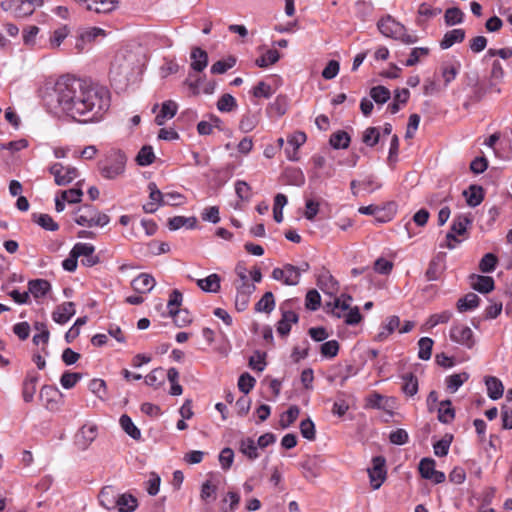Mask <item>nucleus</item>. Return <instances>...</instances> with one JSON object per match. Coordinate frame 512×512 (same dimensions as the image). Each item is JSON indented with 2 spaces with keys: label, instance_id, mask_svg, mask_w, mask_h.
I'll list each match as a JSON object with an SVG mask.
<instances>
[{
  "label": "nucleus",
  "instance_id": "052dcab7",
  "mask_svg": "<svg viewBox=\"0 0 512 512\" xmlns=\"http://www.w3.org/2000/svg\"><path fill=\"white\" fill-rule=\"evenodd\" d=\"M339 351V343L336 340H330L323 343L320 352L323 357L334 358Z\"/></svg>",
  "mask_w": 512,
  "mask_h": 512
},
{
  "label": "nucleus",
  "instance_id": "412c9836",
  "mask_svg": "<svg viewBox=\"0 0 512 512\" xmlns=\"http://www.w3.org/2000/svg\"><path fill=\"white\" fill-rule=\"evenodd\" d=\"M485 385L490 399L498 400L503 396L504 386L498 378L494 376L485 377Z\"/></svg>",
  "mask_w": 512,
  "mask_h": 512
},
{
  "label": "nucleus",
  "instance_id": "6e6552de",
  "mask_svg": "<svg viewBox=\"0 0 512 512\" xmlns=\"http://www.w3.org/2000/svg\"><path fill=\"white\" fill-rule=\"evenodd\" d=\"M272 278L288 286H295L300 281L296 266L292 264H285L283 268H274Z\"/></svg>",
  "mask_w": 512,
  "mask_h": 512
},
{
  "label": "nucleus",
  "instance_id": "864d4df0",
  "mask_svg": "<svg viewBox=\"0 0 512 512\" xmlns=\"http://www.w3.org/2000/svg\"><path fill=\"white\" fill-rule=\"evenodd\" d=\"M497 262L498 259L493 253H487L480 260L479 269L483 273L493 272L496 268Z\"/></svg>",
  "mask_w": 512,
  "mask_h": 512
},
{
  "label": "nucleus",
  "instance_id": "8fccbe9b",
  "mask_svg": "<svg viewBox=\"0 0 512 512\" xmlns=\"http://www.w3.org/2000/svg\"><path fill=\"white\" fill-rule=\"evenodd\" d=\"M169 315L178 327H184L192 321L189 312L185 309L171 310Z\"/></svg>",
  "mask_w": 512,
  "mask_h": 512
},
{
  "label": "nucleus",
  "instance_id": "de8ad7c7",
  "mask_svg": "<svg viewBox=\"0 0 512 512\" xmlns=\"http://www.w3.org/2000/svg\"><path fill=\"white\" fill-rule=\"evenodd\" d=\"M155 155L151 146H143L137 154L136 161L140 166H148L154 162Z\"/></svg>",
  "mask_w": 512,
  "mask_h": 512
},
{
  "label": "nucleus",
  "instance_id": "f8f14e48",
  "mask_svg": "<svg viewBox=\"0 0 512 512\" xmlns=\"http://www.w3.org/2000/svg\"><path fill=\"white\" fill-rule=\"evenodd\" d=\"M118 492L113 486H104L99 495L98 500L102 507L107 510L115 509L117 506Z\"/></svg>",
  "mask_w": 512,
  "mask_h": 512
},
{
  "label": "nucleus",
  "instance_id": "20e7f679",
  "mask_svg": "<svg viewBox=\"0 0 512 512\" xmlns=\"http://www.w3.org/2000/svg\"><path fill=\"white\" fill-rule=\"evenodd\" d=\"M378 29L384 36L400 40L405 44H414L418 41L415 34H408L404 25L389 15L378 22Z\"/></svg>",
  "mask_w": 512,
  "mask_h": 512
},
{
  "label": "nucleus",
  "instance_id": "09e8293b",
  "mask_svg": "<svg viewBox=\"0 0 512 512\" xmlns=\"http://www.w3.org/2000/svg\"><path fill=\"white\" fill-rule=\"evenodd\" d=\"M279 59H280L279 52L275 49H270L263 56L256 59L255 64L258 67L265 68V67H268L269 65L275 64L276 62H278Z\"/></svg>",
  "mask_w": 512,
  "mask_h": 512
},
{
  "label": "nucleus",
  "instance_id": "72a5a7b5",
  "mask_svg": "<svg viewBox=\"0 0 512 512\" xmlns=\"http://www.w3.org/2000/svg\"><path fill=\"white\" fill-rule=\"evenodd\" d=\"M119 423L121 428L128 434L132 439L139 440L141 438L140 430L135 426L132 419L124 414L120 417Z\"/></svg>",
  "mask_w": 512,
  "mask_h": 512
},
{
  "label": "nucleus",
  "instance_id": "ea45409f",
  "mask_svg": "<svg viewBox=\"0 0 512 512\" xmlns=\"http://www.w3.org/2000/svg\"><path fill=\"white\" fill-rule=\"evenodd\" d=\"M299 414H300V409L298 406H296V405L290 406L289 409L281 415L280 420H279V425L283 429L288 428L296 421Z\"/></svg>",
  "mask_w": 512,
  "mask_h": 512
},
{
  "label": "nucleus",
  "instance_id": "49530a36",
  "mask_svg": "<svg viewBox=\"0 0 512 512\" xmlns=\"http://www.w3.org/2000/svg\"><path fill=\"white\" fill-rule=\"evenodd\" d=\"M471 223L472 220L468 216L458 215L454 218L450 230L457 235H463Z\"/></svg>",
  "mask_w": 512,
  "mask_h": 512
},
{
  "label": "nucleus",
  "instance_id": "4c0bfd02",
  "mask_svg": "<svg viewBox=\"0 0 512 512\" xmlns=\"http://www.w3.org/2000/svg\"><path fill=\"white\" fill-rule=\"evenodd\" d=\"M442 271V260L440 257L437 256L433 258L428 265V268L425 273L426 279L428 281H435L440 277Z\"/></svg>",
  "mask_w": 512,
  "mask_h": 512
},
{
  "label": "nucleus",
  "instance_id": "1a4fd4ad",
  "mask_svg": "<svg viewBox=\"0 0 512 512\" xmlns=\"http://www.w3.org/2000/svg\"><path fill=\"white\" fill-rule=\"evenodd\" d=\"M150 202L143 205L146 213H155L159 206H164V193H162L154 182L148 184Z\"/></svg>",
  "mask_w": 512,
  "mask_h": 512
},
{
  "label": "nucleus",
  "instance_id": "f257e3e1",
  "mask_svg": "<svg viewBox=\"0 0 512 512\" xmlns=\"http://www.w3.org/2000/svg\"><path fill=\"white\" fill-rule=\"evenodd\" d=\"M44 101L51 110L87 123L102 119L110 107V93L104 87L65 75L46 93Z\"/></svg>",
  "mask_w": 512,
  "mask_h": 512
},
{
  "label": "nucleus",
  "instance_id": "a211bd4d",
  "mask_svg": "<svg viewBox=\"0 0 512 512\" xmlns=\"http://www.w3.org/2000/svg\"><path fill=\"white\" fill-rule=\"evenodd\" d=\"M317 285L324 293L330 295L335 294L338 290V282L328 271H323L318 275Z\"/></svg>",
  "mask_w": 512,
  "mask_h": 512
},
{
  "label": "nucleus",
  "instance_id": "473e14b6",
  "mask_svg": "<svg viewBox=\"0 0 512 512\" xmlns=\"http://www.w3.org/2000/svg\"><path fill=\"white\" fill-rule=\"evenodd\" d=\"M451 401L445 400L441 401L438 408V420L441 423L448 424L450 423L454 417H455V411L451 407Z\"/></svg>",
  "mask_w": 512,
  "mask_h": 512
},
{
  "label": "nucleus",
  "instance_id": "4d7b16f0",
  "mask_svg": "<svg viewBox=\"0 0 512 512\" xmlns=\"http://www.w3.org/2000/svg\"><path fill=\"white\" fill-rule=\"evenodd\" d=\"M429 54V48L416 47L412 49L409 58L405 61V66L411 67L416 65L421 57H425Z\"/></svg>",
  "mask_w": 512,
  "mask_h": 512
},
{
  "label": "nucleus",
  "instance_id": "680f3d73",
  "mask_svg": "<svg viewBox=\"0 0 512 512\" xmlns=\"http://www.w3.org/2000/svg\"><path fill=\"white\" fill-rule=\"evenodd\" d=\"M300 432L301 435L309 440L312 441L315 439V425L314 422L310 419H304L300 423Z\"/></svg>",
  "mask_w": 512,
  "mask_h": 512
},
{
  "label": "nucleus",
  "instance_id": "9d476101",
  "mask_svg": "<svg viewBox=\"0 0 512 512\" xmlns=\"http://www.w3.org/2000/svg\"><path fill=\"white\" fill-rule=\"evenodd\" d=\"M97 426L96 425H83L75 437L77 446L85 450L96 438Z\"/></svg>",
  "mask_w": 512,
  "mask_h": 512
},
{
  "label": "nucleus",
  "instance_id": "774afa93",
  "mask_svg": "<svg viewBox=\"0 0 512 512\" xmlns=\"http://www.w3.org/2000/svg\"><path fill=\"white\" fill-rule=\"evenodd\" d=\"M380 133L376 127H369L364 131L363 142L370 147L375 146L379 142Z\"/></svg>",
  "mask_w": 512,
  "mask_h": 512
},
{
  "label": "nucleus",
  "instance_id": "2f4dec72",
  "mask_svg": "<svg viewBox=\"0 0 512 512\" xmlns=\"http://www.w3.org/2000/svg\"><path fill=\"white\" fill-rule=\"evenodd\" d=\"M166 371L162 367L153 369L146 377L145 383L155 389L161 387L165 383Z\"/></svg>",
  "mask_w": 512,
  "mask_h": 512
},
{
  "label": "nucleus",
  "instance_id": "f3484780",
  "mask_svg": "<svg viewBox=\"0 0 512 512\" xmlns=\"http://www.w3.org/2000/svg\"><path fill=\"white\" fill-rule=\"evenodd\" d=\"M51 290V284L45 279H34L28 282V292L36 299L42 298Z\"/></svg>",
  "mask_w": 512,
  "mask_h": 512
},
{
  "label": "nucleus",
  "instance_id": "f704fd0d",
  "mask_svg": "<svg viewBox=\"0 0 512 512\" xmlns=\"http://www.w3.org/2000/svg\"><path fill=\"white\" fill-rule=\"evenodd\" d=\"M468 379L469 374L467 372L450 375L446 379L447 389L451 393H455Z\"/></svg>",
  "mask_w": 512,
  "mask_h": 512
},
{
  "label": "nucleus",
  "instance_id": "cd10ccee",
  "mask_svg": "<svg viewBox=\"0 0 512 512\" xmlns=\"http://www.w3.org/2000/svg\"><path fill=\"white\" fill-rule=\"evenodd\" d=\"M60 395V392L57 387L44 385L40 390V399L45 402V406L48 409H52L54 404L57 403V397Z\"/></svg>",
  "mask_w": 512,
  "mask_h": 512
},
{
  "label": "nucleus",
  "instance_id": "f03ea898",
  "mask_svg": "<svg viewBox=\"0 0 512 512\" xmlns=\"http://www.w3.org/2000/svg\"><path fill=\"white\" fill-rule=\"evenodd\" d=\"M142 68L139 59L132 52H119L115 55L110 67V79L120 88H125L130 82H134L141 73Z\"/></svg>",
  "mask_w": 512,
  "mask_h": 512
},
{
  "label": "nucleus",
  "instance_id": "c756f323",
  "mask_svg": "<svg viewBox=\"0 0 512 512\" xmlns=\"http://www.w3.org/2000/svg\"><path fill=\"white\" fill-rule=\"evenodd\" d=\"M400 325V319L398 316H391L387 319V322L380 328L379 333L375 339L379 342L384 341L387 337L392 334Z\"/></svg>",
  "mask_w": 512,
  "mask_h": 512
},
{
  "label": "nucleus",
  "instance_id": "423d86ee",
  "mask_svg": "<svg viewBox=\"0 0 512 512\" xmlns=\"http://www.w3.org/2000/svg\"><path fill=\"white\" fill-rule=\"evenodd\" d=\"M450 339L468 349L475 345L474 333L470 327L464 324H454L450 329Z\"/></svg>",
  "mask_w": 512,
  "mask_h": 512
},
{
  "label": "nucleus",
  "instance_id": "c03bdc74",
  "mask_svg": "<svg viewBox=\"0 0 512 512\" xmlns=\"http://www.w3.org/2000/svg\"><path fill=\"white\" fill-rule=\"evenodd\" d=\"M287 202V197L281 193H278L274 198L273 218L277 223L283 221V208Z\"/></svg>",
  "mask_w": 512,
  "mask_h": 512
},
{
  "label": "nucleus",
  "instance_id": "a18cd8bd",
  "mask_svg": "<svg viewBox=\"0 0 512 512\" xmlns=\"http://www.w3.org/2000/svg\"><path fill=\"white\" fill-rule=\"evenodd\" d=\"M370 97L377 104H384L390 99L391 93L388 88L379 85L370 89Z\"/></svg>",
  "mask_w": 512,
  "mask_h": 512
},
{
  "label": "nucleus",
  "instance_id": "603ef678",
  "mask_svg": "<svg viewBox=\"0 0 512 512\" xmlns=\"http://www.w3.org/2000/svg\"><path fill=\"white\" fill-rule=\"evenodd\" d=\"M240 451L251 460H254L258 457L257 444L251 438H247L241 441Z\"/></svg>",
  "mask_w": 512,
  "mask_h": 512
},
{
  "label": "nucleus",
  "instance_id": "0eeeda50",
  "mask_svg": "<svg viewBox=\"0 0 512 512\" xmlns=\"http://www.w3.org/2000/svg\"><path fill=\"white\" fill-rule=\"evenodd\" d=\"M385 462L384 457L376 456L372 459V467L368 468L370 483L374 490L379 489L386 479Z\"/></svg>",
  "mask_w": 512,
  "mask_h": 512
},
{
  "label": "nucleus",
  "instance_id": "3c124183",
  "mask_svg": "<svg viewBox=\"0 0 512 512\" xmlns=\"http://www.w3.org/2000/svg\"><path fill=\"white\" fill-rule=\"evenodd\" d=\"M464 13L457 7L448 8L445 11V23L449 26L460 24L463 21Z\"/></svg>",
  "mask_w": 512,
  "mask_h": 512
},
{
  "label": "nucleus",
  "instance_id": "dca6fc26",
  "mask_svg": "<svg viewBox=\"0 0 512 512\" xmlns=\"http://www.w3.org/2000/svg\"><path fill=\"white\" fill-rule=\"evenodd\" d=\"M42 0H17L13 9V15L16 18H25L33 14L36 6H41Z\"/></svg>",
  "mask_w": 512,
  "mask_h": 512
},
{
  "label": "nucleus",
  "instance_id": "393cba45",
  "mask_svg": "<svg viewBox=\"0 0 512 512\" xmlns=\"http://www.w3.org/2000/svg\"><path fill=\"white\" fill-rule=\"evenodd\" d=\"M78 211H83V213L76 215L74 221L81 226L94 227L93 222L97 210L91 205H85Z\"/></svg>",
  "mask_w": 512,
  "mask_h": 512
},
{
  "label": "nucleus",
  "instance_id": "e2e57ef3",
  "mask_svg": "<svg viewBox=\"0 0 512 512\" xmlns=\"http://www.w3.org/2000/svg\"><path fill=\"white\" fill-rule=\"evenodd\" d=\"M435 470V461L431 458H423L419 463V472L425 479L432 477V473Z\"/></svg>",
  "mask_w": 512,
  "mask_h": 512
},
{
  "label": "nucleus",
  "instance_id": "39448f33",
  "mask_svg": "<svg viewBox=\"0 0 512 512\" xmlns=\"http://www.w3.org/2000/svg\"><path fill=\"white\" fill-rule=\"evenodd\" d=\"M49 172L54 176L55 183L58 186H66L79 176L75 167L64 166L58 162L50 166Z\"/></svg>",
  "mask_w": 512,
  "mask_h": 512
},
{
  "label": "nucleus",
  "instance_id": "6e6d98bb",
  "mask_svg": "<svg viewBox=\"0 0 512 512\" xmlns=\"http://www.w3.org/2000/svg\"><path fill=\"white\" fill-rule=\"evenodd\" d=\"M81 378H82V375L80 373L66 371L62 374V376L60 378V383L63 388L71 389L77 384V382Z\"/></svg>",
  "mask_w": 512,
  "mask_h": 512
},
{
  "label": "nucleus",
  "instance_id": "bf43d9fd",
  "mask_svg": "<svg viewBox=\"0 0 512 512\" xmlns=\"http://www.w3.org/2000/svg\"><path fill=\"white\" fill-rule=\"evenodd\" d=\"M236 107V100L231 94H224L217 102V108L221 112H230Z\"/></svg>",
  "mask_w": 512,
  "mask_h": 512
},
{
  "label": "nucleus",
  "instance_id": "c85d7f7f",
  "mask_svg": "<svg viewBox=\"0 0 512 512\" xmlns=\"http://www.w3.org/2000/svg\"><path fill=\"white\" fill-rule=\"evenodd\" d=\"M86 9L96 13H108L115 8L116 0H90L85 1Z\"/></svg>",
  "mask_w": 512,
  "mask_h": 512
},
{
  "label": "nucleus",
  "instance_id": "bb28decb",
  "mask_svg": "<svg viewBox=\"0 0 512 512\" xmlns=\"http://www.w3.org/2000/svg\"><path fill=\"white\" fill-rule=\"evenodd\" d=\"M472 279L473 289L480 293H489L494 289V279L490 276L473 275Z\"/></svg>",
  "mask_w": 512,
  "mask_h": 512
},
{
  "label": "nucleus",
  "instance_id": "4468645a",
  "mask_svg": "<svg viewBox=\"0 0 512 512\" xmlns=\"http://www.w3.org/2000/svg\"><path fill=\"white\" fill-rule=\"evenodd\" d=\"M282 317L277 323V332L279 335L285 337L291 331V324L297 323L299 320L298 315L292 310H284L281 307Z\"/></svg>",
  "mask_w": 512,
  "mask_h": 512
},
{
  "label": "nucleus",
  "instance_id": "7c9ffc66",
  "mask_svg": "<svg viewBox=\"0 0 512 512\" xmlns=\"http://www.w3.org/2000/svg\"><path fill=\"white\" fill-rule=\"evenodd\" d=\"M138 506L137 499L128 493L119 494L117 499V506L119 512H133Z\"/></svg>",
  "mask_w": 512,
  "mask_h": 512
},
{
  "label": "nucleus",
  "instance_id": "a878e982",
  "mask_svg": "<svg viewBox=\"0 0 512 512\" xmlns=\"http://www.w3.org/2000/svg\"><path fill=\"white\" fill-rule=\"evenodd\" d=\"M464 38L465 31L463 29L457 28L450 30L444 34V37L440 42V47L442 49H448L455 43H461L464 40Z\"/></svg>",
  "mask_w": 512,
  "mask_h": 512
},
{
  "label": "nucleus",
  "instance_id": "5701e85b",
  "mask_svg": "<svg viewBox=\"0 0 512 512\" xmlns=\"http://www.w3.org/2000/svg\"><path fill=\"white\" fill-rule=\"evenodd\" d=\"M466 202L470 207H476L481 204L484 199V190L479 185H470L468 190L463 192Z\"/></svg>",
  "mask_w": 512,
  "mask_h": 512
},
{
  "label": "nucleus",
  "instance_id": "c9c22d12",
  "mask_svg": "<svg viewBox=\"0 0 512 512\" xmlns=\"http://www.w3.org/2000/svg\"><path fill=\"white\" fill-rule=\"evenodd\" d=\"M403 392L408 396H414L418 392V379L413 373L402 375Z\"/></svg>",
  "mask_w": 512,
  "mask_h": 512
},
{
  "label": "nucleus",
  "instance_id": "e433bc0d",
  "mask_svg": "<svg viewBox=\"0 0 512 512\" xmlns=\"http://www.w3.org/2000/svg\"><path fill=\"white\" fill-rule=\"evenodd\" d=\"M480 298L474 293H468L457 302V308L460 312L472 310L479 305Z\"/></svg>",
  "mask_w": 512,
  "mask_h": 512
},
{
  "label": "nucleus",
  "instance_id": "5fc2aeb1",
  "mask_svg": "<svg viewBox=\"0 0 512 512\" xmlns=\"http://www.w3.org/2000/svg\"><path fill=\"white\" fill-rule=\"evenodd\" d=\"M321 305V296L317 290H309L305 297V307L308 310L316 311Z\"/></svg>",
  "mask_w": 512,
  "mask_h": 512
},
{
  "label": "nucleus",
  "instance_id": "13d9d810",
  "mask_svg": "<svg viewBox=\"0 0 512 512\" xmlns=\"http://www.w3.org/2000/svg\"><path fill=\"white\" fill-rule=\"evenodd\" d=\"M256 380L249 373H243L238 379V388L244 394H248L255 386Z\"/></svg>",
  "mask_w": 512,
  "mask_h": 512
},
{
  "label": "nucleus",
  "instance_id": "4be33fe9",
  "mask_svg": "<svg viewBox=\"0 0 512 512\" xmlns=\"http://www.w3.org/2000/svg\"><path fill=\"white\" fill-rule=\"evenodd\" d=\"M220 276L216 273L210 274L206 278L198 279L197 285L204 292L217 293L220 290Z\"/></svg>",
  "mask_w": 512,
  "mask_h": 512
},
{
  "label": "nucleus",
  "instance_id": "aec40b11",
  "mask_svg": "<svg viewBox=\"0 0 512 512\" xmlns=\"http://www.w3.org/2000/svg\"><path fill=\"white\" fill-rule=\"evenodd\" d=\"M342 297L345 299L335 298L333 302L326 304L327 311H330L337 318H341L346 314V311L350 307L349 301L352 300L350 296L342 295Z\"/></svg>",
  "mask_w": 512,
  "mask_h": 512
},
{
  "label": "nucleus",
  "instance_id": "ddd939ff",
  "mask_svg": "<svg viewBox=\"0 0 512 512\" xmlns=\"http://www.w3.org/2000/svg\"><path fill=\"white\" fill-rule=\"evenodd\" d=\"M156 281L151 274L141 273L131 282L133 290L137 293H149L154 286Z\"/></svg>",
  "mask_w": 512,
  "mask_h": 512
},
{
  "label": "nucleus",
  "instance_id": "9b49d317",
  "mask_svg": "<svg viewBox=\"0 0 512 512\" xmlns=\"http://www.w3.org/2000/svg\"><path fill=\"white\" fill-rule=\"evenodd\" d=\"M39 381V374L35 371H29L22 385V397L26 403L32 402L36 392V385Z\"/></svg>",
  "mask_w": 512,
  "mask_h": 512
},
{
  "label": "nucleus",
  "instance_id": "338daca9",
  "mask_svg": "<svg viewBox=\"0 0 512 512\" xmlns=\"http://www.w3.org/2000/svg\"><path fill=\"white\" fill-rule=\"evenodd\" d=\"M69 31L66 26L60 27L56 29L51 38H50V45L52 48H58L64 39L68 36Z\"/></svg>",
  "mask_w": 512,
  "mask_h": 512
},
{
  "label": "nucleus",
  "instance_id": "79ce46f5",
  "mask_svg": "<svg viewBox=\"0 0 512 512\" xmlns=\"http://www.w3.org/2000/svg\"><path fill=\"white\" fill-rule=\"evenodd\" d=\"M434 341L429 337H422L418 341V357L421 360H429L432 355Z\"/></svg>",
  "mask_w": 512,
  "mask_h": 512
},
{
  "label": "nucleus",
  "instance_id": "2eb2a0df",
  "mask_svg": "<svg viewBox=\"0 0 512 512\" xmlns=\"http://www.w3.org/2000/svg\"><path fill=\"white\" fill-rule=\"evenodd\" d=\"M75 312V304L73 302H64L54 310L52 319L56 323L63 325L70 320Z\"/></svg>",
  "mask_w": 512,
  "mask_h": 512
},
{
  "label": "nucleus",
  "instance_id": "58836bf2",
  "mask_svg": "<svg viewBox=\"0 0 512 512\" xmlns=\"http://www.w3.org/2000/svg\"><path fill=\"white\" fill-rule=\"evenodd\" d=\"M329 142L334 149H345L350 144V136L347 132L339 130L330 136Z\"/></svg>",
  "mask_w": 512,
  "mask_h": 512
},
{
  "label": "nucleus",
  "instance_id": "a19ab883",
  "mask_svg": "<svg viewBox=\"0 0 512 512\" xmlns=\"http://www.w3.org/2000/svg\"><path fill=\"white\" fill-rule=\"evenodd\" d=\"M274 308L275 300L272 292H266L255 305V310L257 312L270 313L274 310Z\"/></svg>",
  "mask_w": 512,
  "mask_h": 512
},
{
  "label": "nucleus",
  "instance_id": "37998d69",
  "mask_svg": "<svg viewBox=\"0 0 512 512\" xmlns=\"http://www.w3.org/2000/svg\"><path fill=\"white\" fill-rule=\"evenodd\" d=\"M33 221L48 231H56L59 228V225L48 214H33Z\"/></svg>",
  "mask_w": 512,
  "mask_h": 512
},
{
  "label": "nucleus",
  "instance_id": "0e129e2a",
  "mask_svg": "<svg viewBox=\"0 0 512 512\" xmlns=\"http://www.w3.org/2000/svg\"><path fill=\"white\" fill-rule=\"evenodd\" d=\"M235 192L239 199L248 201L251 198V187L245 181L238 180L235 182Z\"/></svg>",
  "mask_w": 512,
  "mask_h": 512
},
{
  "label": "nucleus",
  "instance_id": "b1692460",
  "mask_svg": "<svg viewBox=\"0 0 512 512\" xmlns=\"http://www.w3.org/2000/svg\"><path fill=\"white\" fill-rule=\"evenodd\" d=\"M191 60V68L197 72H201L208 64V54L203 49L196 47L191 51Z\"/></svg>",
  "mask_w": 512,
  "mask_h": 512
},
{
  "label": "nucleus",
  "instance_id": "6ab92c4d",
  "mask_svg": "<svg viewBox=\"0 0 512 512\" xmlns=\"http://www.w3.org/2000/svg\"><path fill=\"white\" fill-rule=\"evenodd\" d=\"M178 106L176 102L172 100H167L162 103L161 110L155 117V123L158 126H162L165 124L166 119L173 118L177 113Z\"/></svg>",
  "mask_w": 512,
  "mask_h": 512
},
{
  "label": "nucleus",
  "instance_id": "69168bd1",
  "mask_svg": "<svg viewBox=\"0 0 512 512\" xmlns=\"http://www.w3.org/2000/svg\"><path fill=\"white\" fill-rule=\"evenodd\" d=\"M83 192L81 188H71L61 192V197L68 203H79L82 200Z\"/></svg>",
  "mask_w": 512,
  "mask_h": 512
},
{
  "label": "nucleus",
  "instance_id": "7ed1b4c3",
  "mask_svg": "<svg viewBox=\"0 0 512 512\" xmlns=\"http://www.w3.org/2000/svg\"><path fill=\"white\" fill-rule=\"evenodd\" d=\"M126 161L127 157L122 151L112 149L103 160L99 161V172L105 179H116L124 173Z\"/></svg>",
  "mask_w": 512,
  "mask_h": 512
}]
</instances>
